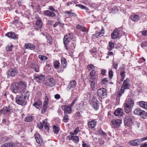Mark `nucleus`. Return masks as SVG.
I'll return each mask as SVG.
<instances>
[{"label": "nucleus", "mask_w": 147, "mask_h": 147, "mask_svg": "<svg viewBox=\"0 0 147 147\" xmlns=\"http://www.w3.org/2000/svg\"><path fill=\"white\" fill-rule=\"evenodd\" d=\"M76 28L78 29H80L82 32H86V28L84 26L81 25H77L76 26Z\"/></svg>", "instance_id": "33"}, {"label": "nucleus", "mask_w": 147, "mask_h": 147, "mask_svg": "<svg viewBox=\"0 0 147 147\" xmlns=\"http://www.w3.org/2000/svg\"><path fill=\"white\" fill-rule=\"evenodd\" d=\"M104 33V31L102 29V31L99 32H96L95 34L93 35V37L94 38H96L98 36L100 37L102 36Z\"/></svg>", "instance_id": "21"}, {"label": "nucleus", "mask_w": 147, "mask_h": 147, "mask_svg": "<svg viewBox=\"0 0 147 147\" xmlns=\"http://www.w3.org/2000/svg\"><path fill=\"white\" fill-rule=\"evenodd\" d=\"M23 97L25 98V99H28L29 96V92L27 91H24L21 95Z\"/></svg>", "instance_id": "34"}, {"label": "nucleus", "mask_w": 147, "mask_h": 147, "mask_svg": "<svg viewBox=\"0 0 147 147\" xmlns=\"http://www.w3.org/2000/svg\"><path fill=\"white\" fill-rule=\"evenodd\" d=\"M139 105L142 108L147 110V102L144 101H140L139 102Z\"/></svg>", "instance_id": "27"}, {"label": "nucleus", "mask_w": 147, "mask_h": 147, "mask_svg": "<svg viewBox=\"0 0 147 147\" xmlns=\"http://www.w3.org/2000/svg\"><path fill=\"white\" fill-rule=\"evenodd\" d=\"M42 27V23L41 19L40 18H38L36 22L35 29L38 31H41Z\"/></svg>", "instance_id": "5"}, {"label": "nucleus", "mask_w": 147, "mask_h": 147, "mask_svg": "<svg viewBox=\"0 0 147 147\" xmlns=\"http://www.w3.org/2000/svg\"><path fill=\"white\" fill-rule=\"evenodd\" d=\"M12 49V45H11L10 47H6V50L8 51H11Z\"/></svg>", "instance_id": "61"}, {"label": "nucleus", "mask_w": 147, "mask_h": 147, "mask_svg": "<svg viewBox=\"0 0 147 147\" xmlns=\"http://www.w3.org/2000/svg\"><path fill=\"white\" fill-rule=\"evenodd\" d=\"M24 47L25 49H27L33 50L35 49V46L32 44L29 43L25 44Z\"/></svg>", "instance_id": "16"}, {"label": "nucleus", "mask_w": 147, "mask_h": 147, "mask_svg": "<svg viewBox=\"0 0 147 147\" xmlns=\"http://www.w3.org/2000/svg\"><path fill=\"white\" fill-rule=\"evenodd\" d=\"M16 101L18 104L22 105L25 102V98L23 97L22 95L20 96L16 97Z\"/></svg>", "instance_id": "7"}, {"label": "nucleus", "mask_w": 147, "mask_h": 147, "mask_svg": "<svg viewBox=\"0 0 147 147\" xmlns=\"http://www.w3.org/2000/svg\"><path fill=\"white\" fill-rule=\"evenodd\" d=\"M18 85L19 86L18 87L19 92L22 91L26 88V85L25 84L22 83L18 84Z\"/></svg>", "instance_id": "30"}, {"label": "nucleus", "mask_w": 147, "mask_h": 147, "mask_svg": "<svg viewBox=\"0 0 147 147\" xmlns=\"http://www.w3.org/2000/svg\"><path fill=\"white\" fill-rule=\"evenodd\" d=\"M134 118L131 115H129L126 116L124 120L125 124L127 126H130L133 123L132 120Z\"/></svg>", "instance_id": "3"}, {"label": "nucleus", "mask_w": 147, "mask_h": 147, "mask_svg": "<svg viewBox=\"0 0 147 147\" xmlns=\"http://www.w3.org/2000/svg\"><path fill=\"white\" fill-rule=\"evenodd\" d=\"M34 119V117L32 116L26 117L25 119V121L28 122L32 121Z\"/></svg>", "instance_id": "43"}, {"label": "nucleus", "mask_w": 147, "mask_h": 147, "mask_svg": "<svg viewBox=\"0 0 147 147\" xmlns=\"http://www.w3.org/2000/svg\"><path fill=\"white\" fill-rule=\"evenodd\" d=\"M38 58L42 62H44L48 59L47 57L41 55H39Z\"/></svg>", "instance_id": "31"}, {"label": "nucleus", "mask_w": 147, "mask_h": 147, "mask_svg": "<svg viewBox=\"0 0 147 147\" xmlns=\"http://www.w3.org/2000/svg\"><path fill=\"white\" fill-rule=\"evenodd\" d=\"M129 82V79L127 78L125 80H124L123 84L121 87V88L124 90L126 89H129L130 86Z\"/></svg>", "instance_id": "9"}, {"label": "nucleus", "mask_w": 147, "mask_h": 147, "mask_svg": "<svg viewBox=\"0 0 147 147\" xmlns=\"http://www.w3.org/2000/svg\"><path fill=\"white\" fill-rule=\"evenodd\" d=\"M97 94L99 97L104 98L107 96V90L104 88H100L97 90Z\"/></svg>", "instance_id": "4"}, {"label": "nucleus", "mask_w": 147, "mask_h": 147, "mask_svg": "<svg viewBox=\"0 0 147 147\" xmlns=\"http://www.w3.org/2000/svg\"><path fill=\"white\" fill-rule=\"evenodd\" d=\"M108 82V81L107 80V78H104L102 80L101 82L103 84H106Z\"/></svg>", "instance_id": "53"}, {"label": "nucleus", "mask_w": 147, "mask_h": 147, "mask_svg": "<svg viewBox=\"0 0 147 147\" xmlns=\"http://www.w3.org/2000/svg\"><path fill=\"white\" fill-rule=\"evenodd\" d=\"M61 66L63 69L65 68L67 66V61L66 59L63 58L61 57Z\"/></svg>", "instance_id": "29"}, {"label": "nucleus", "mask_w": 147, "mask_h": 147, "mask_svg": "<svg viewBox=\"0 0 147 147\" xmlns=\"http://www.w3.org/2000/svg\"><path fill=\"white\" fill-rule=\"evenodd\" d=\"M33 105L35 106L36 108L38 109L41 106L42 102L40 100L37 99L33 104Z\"/></svg>", "instance_id": "22"}, {"label": "nucleus", "mask_w": 147, "mask_h": 147, "mask_svg": "<svg viewBox=\"0 0 147 147\" xmlns=\"http://www.w3.org/2000/svg\"><path fill=\"white\" fill-rule=\"evenodd\" d=\"M79 129L78 127H77L76 129L74 130V132H70V134L71 135H76L78 134V132L79 131Z\"/></svg>", "instance_id": "48"}, {"label": "nucleus", "mask_w": 147, "mask_h": 147, "mask_svg": "<svg viewBox=\"0 0 147 147\" xmlns=\"http://www.w3.org/2000/svg\"><path fill=\"white\" fill-rule=\"evenodd\" d=\"M146 42H143L141 44V46L143 48H144L146 46Z\"/></svg>", "instance_id": "62"}, {"label": "nucleus", "mask_w": 147, "mask_h": 147, "mask_svg": "<svg viewBox=\"0 0 147 147\" xmlns=\"http://www.w3.org/2000/svg\"><path fill=\"white\" fill-rule=\"evenodd\" d=\"M12 143H6L1 146V147H13Z\"/></svg>", "instance_id": "37"}, {"label": "nucleus", "mask_w": 147, "mask_h": 147, "mask_svg": "<svg viewBox=\"0 0 147 147\" xmlns=\"http://www.w3.org/2000/svg\"><path fill=\"white\" fill-rule=\"evenodd\" d=\"M124 90L121 88V90L118 92L117 94V97H120L122 95V94L124 93Z\"/></svg>", "instance_id": "49"}, {"label": "nucleus", "mask_w": 147, "mask_h": 147, "mask_svg": "<svg viewBox=\"0 0 147 147\" xmlns=\"http://www.w3.org/2000/svg\"><path fill=\"white\" fill-rule=\"evenodd\" d=\"M95 74V72L94 70H93L90 73V76H89V79L90 78H96L94 77Z\"/></svg>", "instance_id": "46"}, {"label": "nucleus", "mask_w": 147, "mask_h": 147, "mask_svg": "<svg viewBox=\"0 0 147 147\" xmlns=\"http://www.w3.org/2000/svg\"><path fill=\"white\" fill-rule=\"evenodd\" d=\"M6 36H7L9 38L13 39H16L17 37L15 33L12 32H8L6 34Z\"/></svg>", "instance_id": "25"}, {"label": "nucleus", "mask_w": 147, "mask_h": 147, "mask_svg": "<svg viewBox=\"0 0 147 147\" xmlns=\"http://www.w3.org/2000/svg\"><path fill=\"white\" fill-rule=\"evenodd\" d=\"M47 103H44L43 105V109L41 111V113L42 114H44L45 113L47 108Z\"/></svg>", "instance_id": "35"}, {"label": "nucleus", "mask_w": 147, "mask_h": 147, "mask_svg": "<svg viewBox=\"0 0 147 147\" xmlns=\"http://www.w3.org/2000/svg\"><path fill=\"white\" fill-rule=\"evenodd\" d=\"M98 101L97 99H94L92 102V107L96 110H97L99 108L98 104L97 102Z\"/></svg>", "instance_id": "24"}, {"label": "nucleus", "mask_w": 147, "mask_h": 147, "mask_svg": "<svg viewBox=\"0 0 147 147\" xmlns=\"http://www.w3.org/2000/svg\"><path fill=\"white\" fill-rule=\"evenodd\" d=\"M131 18L134 21L136 22L138 21L139 18V17L137 15H134L131 16Z\"/></svg>", "instance_id": "40"}, {"label": "nucleus", "mask_w": 147, "mask_h": 147, "mask_svg": "<svg viewBox=\"0 0 147 147\" xmlns=\"http://www.w3.org/2000/svg\"><path fill=\"white\" fill-rule=\"evenodd\" d=\"M72 35L71 34H68L65 36L63 38V43L64 44L65 47L72 39Z\"/></svg>", "instance_id": "6"}, {"label": "nucleus", "mask_w": 147, "mask_h": 147, "mask_svg": "<svg viewBox=\"0 0 147 147\" xmlns=\"http://www.w3.org/2000/svg\"><path fill=\"white\" fill-rule=\"evenodd\" d=\"M12 107L10 105L8 107H5L2 109L0 110V114L7 115L12 112Z\"/></svg>", "instance_id": "2"}, {"label": "nucleus", "mask_w": 147, "mask_h": 147, "mask_svg": "<svg viewBox=\"0 0 147 147\" xmlns=\"http://www.w3.org/2000/svg\"><path fill=\"white\" fill-rule=\"evenodd\" d=\"M94 67V65H88V68L89 70H91L92 69H93V68Z\"/></svg>", "instance_id": "57"}, {"label": "nucleus", "mask_w": 147, "mask_h": 147, "mask_svg": "<svg viewBox=\"0 0 147 147\" xmlns=\"http://www.w3.org/2000/svg\"><path fill=\"white\" fill-rule=\"evenodd\" d=\"M44 14L48 16L53 17L55 16V14L53 12L50 11L49 10H46L44 12Z\"/></svg>", "instance_id": "28"}, {"label": "nucleus", "mask_w": 147, "mask_h": 147, "mask_svg": "<svg viewBox=\"0 0 147 147\" xmlns=\"http://www.w3.org/2000/svg\"><path fill=\"white\" fill-rule=\"evenodd\" d=\"M18 86V83H13L11 86V90L15 93L19 92Z\"/></svg>", "instance_id": "8"}, {"label": "nucleus", "mask_w": 147, "mask_h": 147, "mask_svg": "<svg viewBox=\"0 0 147 147\" xmlns=\"http://www.w3.org/2000/svg\"><path fill=\"white\" fill-rule=\"evenodd\" d=\"M76 6L79 7L80 8L82 9H85L86 10H88V9L87 7L81 4H76Z\"/></svg>", "instance_id": "50"}, {"label": "nucleus", "mask_w": 147, "mask_h": 147, "mask_svg": "<svg viewBox=\"0 0 147 147\" xmlns=\"http://www.w3.org/2000/svg\"><path fill=\"white\" fill-rule=\"evenodd\" d=\"M72 135H69L67 136L66 137V139L68 140H72V138L73 136Z\"/></svg>", "instance_id": "64"}, {"label": "nucleus", "mask_w": 147, "mask_h": 147, "mask_svg": "<svg viewBox=\"0 0 147 147\" xmlns=\"http://www.w3.org/2000/svg\"><path fill=\"white\" fill-rule=\"evenodd\" d=\"M96 81V78H90L89 80V82L90 84V86L92 90H95V86Z\"/></svg>", "instance_id": "15"}, {"label": "nucleus", "mask_w": 147, "mask_h": 147, "mask_svg": "<svg viewBox=\"0 0 147 147\" xmlns=\"http://www.w3.org/2000/svg\"><path fill=\"white\" fill-rule=\"evenodd\" d=\"M46 121H47L46 120L43 121V124L44 126L45 129L48 131L49 129V125L48 123Z\"/></svg>", "instance_id": "44"}, {"label": "nucleus", "mask_w": 147, "mask_h": 147, "mask_svg": "<svg viewBox=\"0 0 147 147\" xmlns=\"http://www.w3.org/2000/svg\"><path fill=\"white\" fill-rule=\"evenodd\" d=\"M44 76L43 75L41 74L40 76H36L34 77V78L38 82H40L44 80Z\"/></svg>", "instance_id": "23"}, {"label": "nucleus", "mask_w": 147, "mask_h": 147, "mask_svg": "<svg viewBox=\"0 0 147 147\" xmlns=\"http://www.w3.org/2000/svg\"><path fill=\"white\" fill-rule=\"evenodd\" d=\"M114 44L112 42L110 41L109 42V45H108L107 49L109 51H111L112 49H113L114 47Z\"/></svg>", "instance_id": "32"}, {"label": "nucleus", "mask_w": 147, "mask_h": 147, "mask_svg": "<svg viewBox=\"0 0 147 147\" xmlns=\"http://www.w3.org/2000/svg\"><path fill=\"white\" fill-rule=\"evenodd\" d=\"M114 114L117 116L121 117L123 115V111L121 108H118L114 113Z\"/></svg>", "instance_id": "13"}, {"label": "nucleus", "mask_w": 147, "mask_h": 147, "mask_svg": "<svg viewBox=\"0 0 147 147\" xmlns=\"http://www.w3.org/2000/svg\"><path fill=\"white\" fill-rule=\"evenodd\" d=\"M96 131H97L98 133V134H102L103 135H105V133L101 129H100Z\"/></svg>", "instance_id": "58"}, {"label": "nucleus", "mask_w": 147, "mask_h": 147, "mask_svg": "<svg viewBox=\"0 0 147 147\" xmlns=\"http://www.w3.org/2000/svg\"><path fill=\"white\" fill-rule=\"evenodd\" d=\"M37 126L39 128L41 129L43 127V124L41 123V122H40L39 123H38Z\"/></svg>", "instance_id": "55"}, {"label": "nucleus", "mask_w": 147, "mask_h": 147, "mask_svg": "<svg viewBox=\"0 0 147 147\" xmlns=\"http://www.w3.org/2000/svg\"><path fill=\"white\" fill-rule=\"evenodd\" d=\"M53 64L54 67L56 69L59 68V67L60 63L58 61H56L54 62Z\"/></svg>", "instance_id": "42"}, {"label": "nucleus", "mask_w": 147, "mask_h": 147, "mask_svg": "<svg viewBox=\"0 0 147 147\" xmlns=\"http://www.w3.org/2000/svg\"><path fill=\"white\" fill-rule=\"evenodd\" d=\"M82 146L83 147H90V145L86 143V142L84 140L82 141Z\"/></svg>", "instance_id": "51"}, {"label": "nucleus", "mask_w": 147, "mask_h": 147, "mask_svg": "<svg viewBox=\"0 0 147 147\" xmlns=\"http://www.w3.org/2000/svg\"><path fill=\"white\" fill-rule=\"evenodd\" d=\"M48 9L51 10V11H55L56 12H57V10L55 9L52 6H49Z\"/></svg>", "instance_id": "59"}, {"label": "nucleus", "mask_w": 147, "mask_h": 147, "mask_svg": "<svg viewBox=\"0 0 147 147\" xmlns=\"http://www.w3.org/2000/svg\"><path fill=\"white\" fill-rule=\"evenodd\" d=\"M76 84L77 83L75 81L73 80L71 81L69 83V85L66 88V90L68 91L71 88H74Z\"/></svg>", "instance_id": "12"}, {"label": "nucleus", "mask_w": 147, "mask_h": 147, "mask_svg": "<svg viewBox=\"0 0 147 147\" xmlns=\"http://www.w3.org/2000/svg\"><path fill=\"white\" fill-rule=\"evenodd\" d=\"M96 121L94 120H92L88 122V127L90 128H94L96 126Z\"/></svg>", "instance_id": "26"}, {"label": "nucleus", "mask_w": 147, "mask_h": 147, "mask_svg": "<svg viewBox=\"0 0 147 147\" xmlns=\"http://www.w3.org/2000/svg\"><path fill=\"white\" fill-rule=\"evenodd\" d=\"M72 140L75 143H77L79 141V137L77 136H73Z\"/></svg>", "instance_id": "36"}, {"label": "nucleus", "mask_w": 147, "mask_h": 147, "mask_svg": "<svg viewBox=\"0 0 147 147\" xmlns=\"http://www.w3.org/2000/svg\"><path fill=\"white\" fill-rule=\"evenodd\" d=\"M18 73L17 70L16 69L11 68L7 72V74L8 77L14 76Z\"/></svg>", "instance_id": "10"}, {"label": "nucleus", "mask_w": 147, "mask_h": 147, "mask_svg": "<svg viewBox=\"0 0 147 147\" xmlns=\"http://www.w3.org/2000/svg\"><path fill=\"white\" fill-rule=\"evenodd\" d=\"M112 124L114 125L115 127H119L121 123V121L120 119L112 120L111 121Z\"/></svg>", "instance_id": "14"}, {"label": "nucleus", "mask_w": 147, "mask_h": 147, "mask_svg": "<svg viewBox=\"0 0 147 147\" xmlns=\"http://www.w3.org/2000/svg\"><path fill=\"white\" fill-rule=\"evenodd\" d=\"M47 86L52 87L55 85V83L54 80L53 78H50L47 81L46 83Z\"/></svg>", "instance_id": "20"}, {"label": "nucleus", "mask_w": 147, "mask_h": 147, "mask_svg": "<svg viewBox=\"0 0 147 147\" xmlns=\"http://www.w3.org/2000/svg\"><path fill=\"white\" fill-rule=\"evenodd\" d=\"M142 111V110L141 109L138 108L135 109L133 112L135 114L140 115Z\"/></svg>", "instance_id": "41"}, {"label": "nucleus", "mask_w": 147, "mask_h": 147, "mask_svg": "<svg viewBox=\"0 0 147 147\" xmlns=\"http://www.w3.org/2000/svg\"><path fill=\"white\" fill-rule=\"evenodd\" d=\"M134 104L133 100L131 98L128 99L127 101L124 104V110L126 113H129L131 111Z\"/></svg>", "instance_id": "1"}, {"label": "nucleus", "mask_w": 147, "mask_h": 147, "mask_svg": "<svg viewBox=\"0 0 147 147\" xmlns=\"http://www.w3.org/2000/svg\"><path fill=\"white\" fill-rule=\"evenodd\" d=\"M34 70L36 72H38L39 71V67L37 65L36 67H34L33 68Z\"/></svg>", "instance_id": "56"}, {"label": "nucleus", "mask_w": 147, "mask_h": 147, "mask_svg": "<svg viewBox=\"0 0 147 147\" xmlns=\"http://www.w3.org/2000/svg\"><path fill=\"white\" fill-rule=\"evenodd\" d=\"M119 31L117 29H115L111 34V37L113 39H115L119 36Z\"/></svg>", "instance_id": "17"}, {"label": "nucleus", "mask_w": 147, "mask_h": 147, "mask_svg": "<svg viewBox=\"0 0 147 147\" xmlns=\"http://www.w3.org/2000/svg\"><path fill=\"white\" fill-rule=\"evenodd\" d=\"M76 45L75 43H71L69 45V46L68 47L67 45H65V47L66 49L67 50H69V51H71L75 49Z\"/></svg>", "instance_id": "19"}, {"label": "nucleus", "mask_w": 147, "mask_h": 147, "mask_svg": "<svg viewBox=\"0 0 147 147\" xmlns=\"http://www.w3.org/2000/svg\"><path fill=\"white\" fill-rule=\"evenodd\" d=\"M61 108L62 110L64 111V114L67 113L69 114L71 113V106H67L66 105L62 106Z\"/></svg>", "instance_id": "11"}, {"label": "nucleus", "mask_w": 147, "mask_h": 147, "mask_svg": "<svg viewBox=\"0 0 147 147\" xmlns=\"http://www.w3.org/2000/svg\"><path fill=\"white\" fill-rule=\"evenodd\" d=\"M140 116L142 118L144 119L147 118V113L145 112L144 111H142L141 112Z\"/></svg>", "instance_id": "38"}, {"label": "nucleus", "mask_w": 147, "mask_h": 147, "mask_svg": "<svg viewBox=\"0 0 147 147\" xmlns=\"http://www.w3.org/2000/svg\"><path fill=\"white\" fill-rule=\"evenodd\" d=\"M69 121V118H68V116L67 113L64 114V116L63 119V121L64 123H66Z\"/></svg>", "instance_id": "45"}, {"label": "nucleus", "mask_w": 147, "mask_h": 147, "mask_svg": "<svg viewBox=\"0 0 147 147\" xmlns=\"http://www.w3.org/2000/svg\"><path fill=\"white\" fill-rule=\"evenodd\" d=\"M112 66L113 68L116 69L118 67V64L116 63H113Z\"/></svg>", "instance_id": "60"}, {"label": "nucleus", "mask_w": 147, "mask_h": 147, "mask_svg": "<svg viewBox=\"0 0 147 147\" xmlns=\"http://www.w3.org/2000/svg\"><path fill=\"white\" fill-rule=\"evenodd\" d=\"M136 127L137 129L139 128L140 127V123L138 122H136L135 123Z\"/></svg>", "instance_id": "63"}, {"label": "nucleus", "mask_w": 147, "mask_h": 147, "mask_svg": "<svg viewBox=\"0 0 147 147\" xmlns=\"http://www.w3.org/2000/svg\"><path fill=\"white\" fill-rule=\"evenodd\" d=\"M59 129V127L56 126H54L53 127V131L55 134H58Z\"/></svg>", "instance_id": "47"}, {"label": "nucleus", "mask_w": 147, "mask_h": 147, "mask_svg": "<svg viewBox=\"0 0 147 147\" xmlns=\"http://www.w3.org/2000/svg\"><path fill=\"white\" fill-rule=\"evenodd\" d=\"M35 139L38 143L40 144L42 143V140L40 138V136L39 135H36V136Z\"/></svg>", "instance_id": "39"}, {"label": "nucleus", "mask_w": 147, "mask_h": 147, "mask_svg": "<svg viewBox=\"0 0 147 147\" xmlns=\"http://www.w3.org/2000/svg\"><path fill=\"white\" fill-rule=\"evenodd\" d=\"M141 142V140L136 139L131 141L129 144L131 145L135 146L140 144Z\"/></svg>", "instance_id": "18"}, {"label": "nucleus", "mask_w": 147, "mask_h": 147, "mask_svg": "<svg viewBox=\"0 0 147 147\" xmlns=\"http://www.w3.org/2000/svg\"><path fill=\"white\" fill-rule=\"evenodd\" d=\"M120 75L121 77L125 78V73L124 69H122L120 71Z\"/></svg>", "instance_id": "52"}, {"label": "nucleus", "mask_w": 147, "mask_h": 147, "mask_svg": "<svg viewBox=\"0 0 147 147\" xmlns=\"http://www.w3.org/2000/svg\"><path fill=\"white\" fill-rule=\"evenodd\" d=\"M113 71L112 70H110L109 72V75L110 79L112 78L113 76Z\"/></svg>", "instance_id": "54"}]
</instances>
